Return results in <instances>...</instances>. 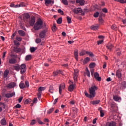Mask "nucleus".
I'll use <instances>...</instances> for the list:
<instances>
[{"label":"nucleus","instance_id":"12","mask_svg":"<svg viewBox=\"0 0 126 126\" xmlns=\"http://www.w3.org/2000/svg\"><path fill=\"white\" fill-rule=\"evenodd\" d=\"M65 88V84H62L59 86V93L62 94V90H64Z\"/></svg>","mask_w":126,"mask_h":126},{"label":"nucleus","instance_id":"21","mask_svg":"<svg viewBox=\"0 0 126 126\" xmlns=\"http://www.w3.org/2000/svg\"><path fill=\"white\" fill-rule=\"evenodd\" d=\"M76 2L77 3H79L81 5L83 6L84 5L85 1H84V0H77Z\"/></svg>","mask_w":126,"mask_h":126},{"label":"nucleus","instance_id":"8","mask_svg":"<svg viewBox=\"0 0 126 126\" xmlns=\"http://www.w3.org/2000/svg\"><path fill=\"white\" fill-rule=\"evenodd\" d=\"M46 33H47V31H43L39 33V38H40L41 39H43V38H45V37H46Z\"/></svg>","mask_w":126,"mask_h":126},{"label":"nucleus","instance_id":"28","mask_svg":"<svg viewBox=\"0 0 126 126\" xmlns=\"http://www.w3.org/2000/svg\"><path fill=\"white\" fill-rule=\"evenodd\" d=\"M18 33L20 35V36H25V32L22 31V30H19Z\"/></svg>","mask_w":126,"mask_h":126},{"label":"nucleus","instance_id":"4","mask_svg":"<svg viewBox=\"0 0 126 126\" xmlns=\"http://www.w3.org/2000/svg\"><path fill=\"white\" fill-rule=\"evenodd\" d=\"M20 69H21L20 73L21 74H24V73L26 72V70L27 69V68H26V65L25 64H22L20 66Z\"/></svg>","mask_w":126,"mask_h":126},{"label":"nucleus","instance_id":"44","mask_svg":"<svg viewBox=\"0 0 126 126\" xmlns=\"http://www.w3.org/2000/svg\"><path fill=\"white\" fill-rule=\"evenodd\" d=\"M86 69L87 71L86 72V74L88 76V77H90V71L88 70V68H87Z\"/></svg>","mask_w":126,"mask_h":126},{"label":"nucleus","instance_id":"9","mask_svg":"<svg viewBox=\"0 0 126 126\" xmlns=\"http://www.w3.org/2000/svg\"><path fill=\"white\" fill-rule=\"evenodd\" d=\"M15 85L16 84L14 82L10 83L9 84L6 85L7 88H8L9 89H11V88H14V87H15Z\"/></svg>","mask_w":126,"mask_h":126},{"label":"nucleus","instance_id":"20","mask_svg":"<svg viewBox=\"0 0 126 126\" xmlns=\"http://www.w3.org/2000/svg\"><path fill=\"white\" fill-rule=\"evenodd\" d=\"M113 100L116 102H119L120 100H121V98L120 96H118V95H115L113 96Z\"/></svg>","mask_w":126,"mask_h":126},{"label":"nucleus","instance_id":"48","mask_svg":"<svg viewBox=\"0 0 126 126\" xmlns=\"http://www.w3.org/2000/svg\"><path fill=\"white\" fill-rule=\"evenodd\" d=\"M58 12L59 13H60V14H62V15H63L64 14L63 11L61 9H58Z\"/></svg>","mask_w":126,"mask_h":126},{"label":"nucleus","instance_id":"2","mask_svg":"<svg viewBox=\"0 0 126 126\" xmlns=\"http://www.w3.org/2000/svg\"><path fill=\"white\" fill-rule=\"evenodd\" d=\"M43 27V21L39 18L36 23L34 24L33 28L34 30H40Z\"/></svg>","mask_w":126,"mask_h":126},{"label":"nucleus","instance_id":"63","mask_svg":"<svg viewBox=\"0 0 126 126\" xmlns=\"http://www.w3.org/2000/svg\"><path fill=\"white\" fill-rule=\"evenodd\" d=\"M25 84H26V87H29V82H28V81H26L25 82Z\"/></svg>","mask_w":126,"mask_h":126},{"label":"nucleus","instance_id":"59","mask_svg":"<svg viewBox=\"0 0 126 126\" xmlns=\"http://www.w3.org/2000/svg\"><path fill=\"white\" fill-rule=\"evenodd\" d=\"M99 23H103V19H102V17H99Z\"/></svg>","mask_w":126,"mask_h":126},{"label":"nucleus","instance_id":"62","mask_svg":"<svg viewBox=\"0 0 126 126\" xmlns=\"http://www.w3.org/2000/svg\"><path fill=\"white\" fill-rule=\"evenodd\" d=\"M16 34H17V32H15L11 36L12 39H13L14 38V37L16 36Z\"/></svg>","mask_w":126,"mask_h":126},{"label":"nucleus","instance_id":"32","mask_svg":"<svg viewBox=\"0 0 126 126\" xmlns=\"http://www.w3.org/2000/svg\"><path fill=\"white\" fill-rule=\"evenodd\" d=\"M19 86L21 89H24V88H25V84H24L23 82H21L20 83Z\"/></svg>","mask_w":126,"mask_h":126},{"label":"nucleus","instance_id":"56","mask_svg":"<svg viewBox=\"0 0 126 126\" xmlns=\"http://www.w3.org/2000/svg\"><path fill=\"white\" fill-rule=\"evenodd\" d=\"M102 11L103 12H104V13H107L108 12V9L106 8H104L102 9Z\"/></svg>","mask_w":126,"mask_h":126},{"label":"nucleus","instance_id":"27","mask_svg":"<svg viewBox=\"0 0 126 126\" xmlns=\"http://www.w3.org/2000/svg\"><path fill=\"white\" fill-rule=\"evenodd\" d=\"M98 111H100V117H101L102 118H103V117H104V110H103L102 109V107H99L98 108Z\"/></svg>","mask_w":126,"mask_h":126},{"label":"nucleus","instance_id":"43","mask_svg":"<svg viewBox=\"0 0 126 126\" xmlns=\"http://www.w3.org/2000/svg\"><path fill=\"white\" fill-rule=\"evenodd\" d=\"M41 96H42V92H38V93H37V96L39 100H41Z\"/></svg>","mask_w":126,"mask_h":126},{"label":"nucleus","instance_id":"13","mask_svg":"<svg viewBox=\"0 0 126 126\" xmlns=\"http://www.w3.org/2000/svg\"><path fill=\"white\" fill-rule=\"evenodd\" d=\"M15 93L14 92L8 93L5 94V97H6V98H11L13 97V96H15Z\"/></svg>","mask_w":126,"mask_h":126},{"label":"nucleus","instance_id":"30","mask_svg":"<svg viewBox=\"0 0 126 126\" xmlns=\"http://www.w3.org/2000/svg\"><path fill=\"white\" fill-rule=\"evenodd\" d=\"M53 73L54 76H57L58 74H61V73H62V71H61V70H57L56 71H54Z\"/></svg>","mask_w":126,"mask_h":126},{"label":"nucleus","instance_id":"38","mask_svg":"<svg viewBox=\"0 0 126 126\" xmlns=\"http://www.w3.org/2000/svg\"><path fill=\"white\" fill-rule=\"evenodd\" d=\"M95 65H96L95 63H91L89 65V67L90 68H94V67H95Z\"/></svg>","mask_w":126,"mask_h":126},{"label":"nucleus","instance_id":"3","mask_svg":"<svg viewBox=\"0 0 126 126\" xmlns=\"http://www.w3.org/2000/svg\"><path fill=\"white\" fill-rule=\"evenodd\" d=\"M78 75H79V71L77 69H74L73 74V79L74 82H77Z\"/></svg>","mask_w":126,"mask_h":126},{"label":"nucleus","instance_id":"42","mask_svg":"<svg viewBox=\"0 0 126 126\" xmlns=\"http://www.w3.org/2000/svg\"><path fill=\"white\" fill-rule=\"evenodd\" d=\"M62 2L64 5H68V1L67 0H62Z\"/></svg>","mask_w":126,"mask_h":126},{"label":"nucleus","instance_id":"23","mask_svg":"<svg viewBox=\"0 0 126 126\" xmlns=\"http://www.w3.org/2000/svg\"><path fill=\"white\" fill-rule=\"evenodd\" d=\"M0 124L2 126H6V120H5V119L3 118L1 120Z\"/></svg>","mask_w":126,"mask_h":126},{"label":"nucleus","instance_id":"41","mask_svg":"<svg viewBox=\"0 0 126 126\" xmlns=\"http://www.w3.org/2000/svg\"><path fill=\"white\" fill-rule=\"evenodd\" d=\"M57 22L58 24H62V23L63 22V19L62 18H59L57 21Z\"/></svg>","mask_w":126,"mask_h":126},{"label":"nucleus","instance_id":"14","mask_svg":"<svg viewBox=\"0 0 126 126\" xmlns=\"http://www.w3.org/2000/svg\"><path fill=\"white\" fill-rule=\"evenodd\" d=\"M74 56L76 60L78 61V50L76 49L74 50Z\"/></svg>","mask_w":126,"mask_h":126},{"label":"nucleus","instance_id":"26","mask_svg":"<svg viewBox=\"0 0 126 126\" xmlns=\"http://www.w3.org/2000/svg\"><path fill=\"white\" fill-rule=\"evenodd\" d=\"M23 18L24 20L26 19H29V18H30V15H29L28 13L24 14Z\"/></svg>","mask_w":126,"mask_h":126},{"label":"nucleus","instance_id":"34","mask_svg":"<svg viewBox=\"0 0 126 126\" xmlns=\"http://www.w3.org/2000/svg\"><path fill=\"white\" fill-rule=\"evenodd\" d=\"M32 59V56L31 55H27L25 58L26 61H30Z\"/></svg>","mask_w":126,"mask_h":126},{"label":"nucleus","instance_id":"45","mask_svg":"<svg viewBox=\"0 0 126 126\" xmlns=\"http://www.w3.org/2000/svg\"><path fill=\"white\" fill-rule=\"evenodd\" d=\"M84 94L86 97H88V98H90V94H88V93H87V91H85Z\"/></svg>","mask_w":126,"mask_h":126},{"label":"nucleus","instance_id":"19","mask_svg":"<svg viewBox=\"0 0 126 126\" xmlns=\"http://www.w3.org/2000/svg\"><path fill=\"white\" fill-rule=\"evenodd\" d=\"M100 102H101L100 100H94V101H91V104H92V105H98V104H99Z\"/></svg>","mask_w":126,"mask_h":126},{"label":"nucleus","instance_id":"58","mask_svg":"<svg viewBox=\"0 0 126 126\" xmlns=\"http://www.w3.org/2000/svg\"><path fill=\"white\" fill-rule=\"evenodd\" d=\"M16 39L17 41H19V42H21L22 38L21 37H16Z\"/></svg>","mask_w":126,"mask_h":126},{"label":"nucleus","instance_id":"61","mask_svg":"<svg viewBox=\"0 0 126 126\" xmlns=\"http://www.w3.org/2000/svg\"><path fill=\"white\" fill-rule=\"evenodd\" d=\"M5 55H6V52H3V54H2V59H3V60H4V58H5Z\"/></svg>","mask_w":126,"mask_h":126},{"label":"nucleus","instance_id":"47","mask_svg":"<svg viewBox=\"0 0 126 126\" xmlns=\"http://www.w3.org/2000/svg\"><path fill=\"white\" fill-rule=\"evenodd\" d=\"M52 29L53 32H56V30H57V27L56 26V25H54Z\"/></svg>","mask_w":126,"mask_h":126},{"label":"nucleus","instance_id":"17","mask_svg":"<svg viewBox=\"0 0 126 126\" xmlns=\"http://www.w3.org/2000/svg\"><path fill=\"white\" fill-rule=\"evenodd\" d=\"M99 25H93L91 27V29H92V30H97L99 29Z\"/></svg>","mask_w":126,"mask_h":126},{"label":"nucleus","instance_id":"6","mask_svg":"<svg viewBox=\"0 0 126 126\" xmlns=\"http://www.w3.org/2000/svg\"><path fill=\"white\" fill-rule=\"evenodd\" d=\"M69 83H71L72 84L69 85L68 90L70 92H72V91L74 90V89L75 88V85H73V82H71V81H69Z\"/></svg>","mask_w":126,"mask_h":126},{"label":"nucleus","instance_id":"60","mask_svg":"<svg viewBox=\"0 0 126 126\" xmlns=\"http://www.w3.org/2000/svg\"><path fill=\"white\" fill-rule=\"evenodd\" d=\"M104 42V40H101L97 41V45H100V44H102Z\"/></svg>","mask_w":126,"mask_h":126},{"label":"nucleus","instance_id":"29","mask_svg":"<svg viewBox=\"0 0 126 126\" xmlns=\"http://www.w3.org/2000/svg\"><path fill=\"white\" fill-rule=\"evenodd\" d=\"M107 49L109 50L110 51H112V49L113 48V44L112 43H109L107 46H106Z\"/></svg>","mask_w":126,"mask_h":126},{"label":"nucleus","instance_id":"25","mask_svg":"<svg viewBox=\"0 0 126 126\" xmlns=\"http://www.w3.org/2000/svg\"><path fill=\"white\" fill-rule=\"evenodd\" d=\"M86 55V50H82L79 53V56L81 57H83V56H85Z\"/></svg>","mask_w":126,"mask_h":126},{"label":"nucleus","instance_id":"57","mask_svg":"<svg viewBox=\"0 0 126 126\" xmlns=\"http://www.w3.org/2000/svg\"><path fill=\"white\" fill-rule=\"evenodd\" d=\"M19 5H20V7H23V6H25V3L24 2H21L20 4H19Z\"/></svg>","mask_w":126,"mask_h":126},{"label":"nucleus","instance_id":"55","mask_svg":"<svg viewBox=\"0 0 126 126\" xmlns=\"http://www.w3.org/2000/svg\"><path fill=\"white\" fill-rule=\"evenodd\" d=\"M14 43L16 46H19V42H18L17 40H15L14 41Z\"/></svg>","mask_w":126,"mask_h":126},{"label":"nucleus","instance_id":"24","mask_svg":"<svg viewBox=\"0 0 126 126\" xmlns=\"http://www.w3.org/2000/svg\"><path fill=\"white\" fill-rule=\"evenodd\" d=\"M89 62H90V58L89 57H86L83 61V63L84 64H86V63H89Z\"/></svg>","mask_w":126,"mask_h":126},{"label":"nucleus","instance_id":"22","mask_svg":"<svg viewBox=\"0 0 126 126\" xmlns=\"http://www.w3.org/2000/svg\"><path fill=\"white\" fill-rule=\"evenodd\" d=\"M9 73V71L8 70H5L3 74V78H6Z\"/></svg>","mask_w":126,"mask_h":126},{"label":"nucleus","instance_id":"7","mask_svg":"<svg viewBox=\"0 0 126 126\" xmlns=\"http://www.w3.org/2000/svg\"><path fill=\"white\" fill-rule=\"evenodd\" d=\"M35 22H36V18L34 16L32 17L29 21V24L30 26H34Z\"/></svg>","mask_w":126,"mask_h":126},{"label":"nucleus","instance_id":"18","mask_svg":"<svg viewBox=\"0 0 126 126\" xmlns=\"http://www.w3.org/2000/svg\"><path fill=\"white\" fill-rule=\"evenodd\" d=\"M45 4L48 6V4H50V3H52V4H54V1L52 0H45Z\"/></svg>","mask_w":126,"mask_h":126},{"label":"nucleus","instance_id":"40","mask_svg":"<svg viewBox=\"0 0 126 126\" xmlns=\"http://www.w3.org/2000/svg\"><path fill=\"white\" fill-rule=\"evenodd\" d=\"M67 23H68L69 24H70V23H71V18H70V17L69 16H67Z\"/></svg>","mask_w":126,"mask_h":126},{"label":"nucleus","instance_id":"10","mask_svg":"<svg viewBox=\"0 0 126 126\" xmlns=\"http://www.w3.org/2000/svg\"><path fill=\"white\" fill-rule=\"evenodd\" d=\"M73 12L77 14L78 13H81L82 12V9L81 8H75L73 10Z\"/></svg>","mask_w":126,"mask_h":126},{"label":"nucleus","instance_id":"54","mask_svg":"<svg viewBox=\"0 0 126 126\" xmlns=\"http://www.w3.org/2000/svg\"><path fill=\"white\" fill-rule=\"evenodd\" d=\"M15 107L17 109H20L21 108V105L20 104H17Z\"/></svg>","mask_w":126,"mask_h":126},{"label":"nucleus","instance_id":"50","mask_svg":"<svg viewBox=\"0 0 126 126\" xmlns=\"http://www.w3.org/2000/svg\"><path fill=\"white\" fill-rule=\"evenodd\" d=\"M116 1L120 2V3H126L125 0H116Z\"/></svg>","mask_w":126,"mask_h":126},{"label":"nucleus","instance_id":"53","mask_svg":"<svg viewBox=\"0 0 126 126\" xmlns=\"http://www.w3.org/2000/svg\"><path fill=\"white\" fill-rule=\"evenodd\" d=\"M35 124H36V120H32V121L31 123V126H33V125H35Z\"/></svg>","mask_w":126,"mask_h":126},{"label":"nucleus","instance_id":"1","mask_svg":"<svg viewBox=\"0 0 126 126\" xmlns=\"http://www.w3.org/2000/svg\"><path fill=\"white\" fill-rule=\"evenodd\" d=\"M98 90V87L95 85H92L91 87L89 89L90 94V99H93L96 96V91Z\"/></svg>","mask_w":126,"mask_h":126},{"label":"nucleus","instance_id":"15","mask_svg":"<svg viewBox=\"0 0 126 126\" xmlns=\"http://www.w3.org/2000/svg\"><path fill=\"white\" fill-rule=\"evenodd\" d=\"M117 123L115 122H108L106 123V126H116Z\"/></svg>","mask_w":126,"mask_h":126},{"label":"nucleus","instance_id":"35","mask_svg":"<svg viewBox=\"0 0 126 126\" xmlns=\"http://www.w3.org/2000/svg\"><path fill=\"white\" fill-rule=\"evenodd\" d=\"M49 92H50V93H51L52 94L54 93V87H53V86H50Z\"/></svg>","mask_w":126,"mask_h":126},{"label":"nucleus","instance_id":"46","mask_svg":"<svg viewBox=\"0 0 126 126\" xmlns=\"http://www.w3.org/2000/svg\"><path fill=\"white\" fill-rule=\"evenodd\" d=\"M54 108H52L50 109H49V110H48L47 111V113L48 114H51L52 113L53 111H54Z\"/></svg>","mask_w":126,"mask_h":126},{"label":"nucleus","instance_id":"11","mask_svg":"<svg viewBox=\"0 0 126 126\" xmlns=\"http://www.w3.org/2000/svg\"><path fill=\"white\" fill-rule=\"evenodd\" d=\"M94 78L96 79L97 81H101L102 80V78L99 76V73L98 72H95L94 74Z\"/></svg>","mask_w":126,"mask_h":126},{"label":"nucleus","instance_id":"33","mask_svg":"<svg viewBox=\"0 0 126 126\" xmlns=\"http://www.w3.org/2000/svg\"><path fill=\"white\" fill-rule=\"evenodd\" d=\"M14 68L16 70V71H19L20 69V66L19 65H16L14 66Z\"/></svg>","mask_w":126,"mask_h":126},{"label":"nucleus","instance_id":"5","mask_svg":"<svg viewBox=\"0 0 126 126\" xmlns=\"http://www.w3.org/2000/svg\"><path fill=\"white\" fill-rule=\"evenodd\" d=\"M11 57H12V58L9 59V63H10L11 64H15V63H17L16 59L13 58V57H15V55H11Z\"/></svg>","mask_w":126,"mask_h":126},{"label":"nucleus","instance_id":"37","mask_svg":"<svg viewBox=\"0 0 126 126\" xmlns=\"http://www.w3.org/2000/svg\"><path fill=\"white\" fill-rule=\"evenodd\" d=\"M111 29L112 30L116 31V30H118V27H117V26L116 25L114 24V25L112 26Z\"/></svg>","mask_w":126,"mask_h":126},{"label":"nucleus","instance_id":"64","mask_svg":"<svg viewBox=\"0 0 126 126\" xmlns=\"http://www.w3.org/2000/svg\"><path fill=\"white\" fill-rule=\"evenodd\" d=\"M23 99V97L22 96L19 97L18 99L19 103H21V101H22Z\"/></svg>","mask_w":126,"mask_h":126},{"label":"nucleus","instance_id":"51","mask_svg":"<svg viewBox=\"0 0 126 126\" xmlns=\"http://www.w3.org/2000/svg\"><path fill=\"white\" fill-rule=\"evenodd\" d=\"M94 17L97 18L99 16V12H96L94 15Z\"/></svg>","mask_w":126,"mask_h":126},{"label":"nucleus","instance_id":"36","mask_svg":"<svg viewBox=\"0 0 126 126\" xmlns=\"http://www.w3.org/2000/svg\"><path fill=\"white\" fill-rule=\"evenodd\" d=\"M122 88H126V82L123 81L122 82V85H121Z\"/></svg>","mask_w":126,"mask_h":126},{"label":"nucleus","instance_id":"52","mask_svg":"<svg viewBox=\"0 0 126 126\" xmlns=\"http://www.w3.org/2000/svg\"><path fill=\"white\" fill-rule=\"evenodd\" d=\"M118 56H121V50L118 48L117 49Z\"/></svg>","mask_w":126,"mask_h":126},{"label":"nucleus","instance_id":"31","mask_svg":"<svg viewBox=\"0 0 126 126\" xmlns=\"http://www.w3.org/2000/svg\"><path fill=\"white\" fill-rule=\"evenodd\" d=\"M46 90V87H40L38 89V92H42L44 90Z\"/></svg>","mask_w":126,"mask_h":126},{"label":"nucleus","instance_id":"39","mask_svg":"<svg viewBox=\"0 0 126 126\" xmlns=\"http://www.w3.org/2000/svg\"><path fill=\"white\" fill-rule=\"evenodd\" d=\"M36 50H37V48H36V47H31L30 48V51L31 53H34V52H35V51H36Z\"/></svg>","mask_w":126,"mask_h":126},{"label":"nucleus","instance_id":"49","mask_svg":"<svg viewBox=\"0 0 126 126\" xmlns=\"http://www.w3.org/2000/svg\"><path fill=\"white\" fill-rule=\"evenodd\" d=\"M41 39L40 38H36L35 39V43H36V44H39V43H41Z\"/></svg>","mask_w":126,"mask_h":126},{"label":"nucleus","instance_id":"16","mask_svg":"<svg viewBox=\"0 0 126 126\" xmlns=\"http://www.w3.org/2000/svg\"><path fill=\"white\" fill-rule=\"evenodd\" d=\"M122 70H118L116 71V76H117V77L118 78H122V72H121Z\"/></svg>","mask_w":126,"mask_h":126}]
</instances>
